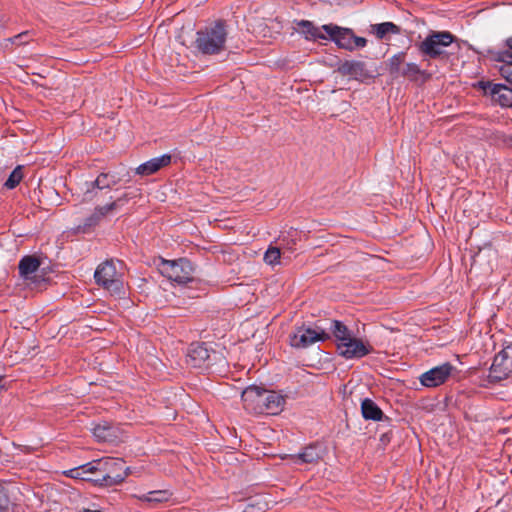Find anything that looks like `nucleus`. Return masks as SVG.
Instances as JSON below:
<instances>
[{
    "label": "nucleus",
    "instance_id": "nucleus-23",
    "mask_svg": "<svg viewBox=\"0 0 512 512\" xmlns=\"http://www.w3.org/2000/svg\"><path fill=\"white\" fill-rule=\"evenodd\" d=\"M372 32L378 39H383L387 34H398L400 28L392 22H383L371 26Z\"/></svg>",
    "mask_w": 512,
    "mask_h": 512
},
{
    "label": "nucleus",
    "instance_id": "nucleus-4",
    "mask_svg": "<svg viewBox=\"0 0 512 512\" xmlns=\"http://www.w3.org/2000/svg\"><path fill=\"white\" fill-rule=\"evenodd\" d=\"M227 30L223 22H216L197 32L195 47L202 54H219L225 49Z\"/></svg>",
    "mask_w": 512,
    "mask_h": 512
},
{
    "label": "nucleus",
    "instance_id": "nucleus-3",
    "mask_svg": "<svg viewBox=\"0 0 512 512\" xmlns=\"http://www.w3.org/2000/svg\"><path fill=\"white\" fill-rule=\"evenodd\" d=\"M123 276V263L114 260L99 264L94 273L96 283L115 295L125 294Z\"/></svg>",
    "mask_w": 512,
    "mask_h": 512
},
{
    "label": "nucleus",
    "instance_id": "nucleus-34",
    "mask_svg": "<svg viewBox=\"0 0 512 512\" xmlns=\"http://www.w3.org/2000/svg\"><path fill=\"white\" fill-rule=\"evenodd\" d=\"M505 44L509 49L512 50V36L506 39Z\"/></svg>",
    "mask_w": 512,
    "mask_h": 512
},
{
    "label": "nucleus",
    "instance_id": "nucleus-6",
    "mask_svg": "<svg viewBox=\"0 0 512 512\" xmlns=\"http://www.w3.org/2000/svg\"><path fill=\"white\" fill-rule=\"evenodd\" d=\"M322 29L342 49L354 51L367 45V39L356 36L352 29L339 27L334 24L323 25Z\"/></svg>",
    "mask_w": 512,
    "mask_h": 512
},
{
    "label": "nucleus",
    "instance_id": "nucleus-22",
    "mask_svg": "<svg viewBox=\"0 0 512 512\" xmlns=\"http://www.w3.org/2000/svg\"><path fill=\"white\" fill-rule=\"evenodd\" d=\"M171 494L167 490H154L142 495H134L139 501L161 503L169 500Z\"/></svg>",
    "mask_w": 512,
    "mask_h": 512
},
{
    "label": "nucleus",
    "instance_id": "nucleus-2",
    "mask_svg": "<svg viewBox=\"0 0 512 512\" xmlns=\"http://www.w3.org/2000/svg\"><path fill=\"white\" fill-rule=\"evenodd\" d=\"M95 483L100 486H113L122 483L127 477V468L124 462L118 458H102L91 461V467Z\"/></svg>",
    "mask_w": 512,
    "mask_h": 512
},
{
    "label": "nucleus",
    "instance_id": "nucleus-28",
    "mask_svg": "<svg viewBox=\"0 0 512 512\" xmlns=\"http://www.w3.org/2000/svg\"><path fill=\"white\" fill-rule=\"evenodd\" d=\"M400 76L416 81L419 77H426L425 71L421 70L416 63H406L401 71Z\"/></svg>",
    "mask_w": 512,
    "mask_h": 512
},
{
    "label": "nucleus",
    "instance_id": "nucleus-5",
    "mask_svg": "<svg viewBox=\"0 0 512 512\" xmlns=\"http://www.w3.org/2000/svg\"><path fill=\"white\" fill-rule=\"evenodd\" d=\"M455 41V36L449 31H431L418 45L420 53L431 59H444L448 55L445 48Z\"/></svg>",
    "mask_w": 512,
    "mask_h": 512
},
{
    "label": "nucleus",
    "instance_id": "nucleus-11",
    "mask_svg": "<svg viewBox=\"0 0 512 512\" xmlns=\"http://www.w3.org/2000/svg\"><path fill=\"white\" fill-rule=\"evenodd\" d=\"M454 367L450 363H444L436 366L426 372L420 377V383L428 388L437 387L446 382L453 371Z\"/></svg>",
    "mask_w": 512,
    "mask_h": 512
},
{
    "label": "nucleus",
    "instance_id": "nucleus-7",
    "mask_svg": "<svg viewBox=\"0 0 512 512\" xmlns=\"http://www.w3.org/2000/svg\"><path fill=\"white\" fill-rule=\"evenodd\" d=\"M159 270L163 276L177 284H185L193 280L194 269L187 259L162 260Z\"/></svg>",
    "mask_w": 512,
    "mask_h": 512
},
{
    "label": "nucleus",
    "instance_id": "nucleus-20",
    "mask_svg": "<svg viewBox=\"0 0 512 512\" xmlns=\"http://www.w3.org/2000/svg\"><path fill=\"white\" fill-rule=\"evenodd\" d=\"M362 416L366 420L380 421L384 414L379 406L369 398H366L361 403Z\"/></svg>",
    "mask_w": 512,
    "mask_h": 512
},
{
    "label": "nucleus",
    "instance_id": "nucleus-16",
    "mask_svg": "<svg viewBox=\"0 0 512 512\" xmlns=\"http://www.w3.org/2000/svg\"><path fill=\"white\" fill-rule=\"evenodd\" d=\"M171 161L170 155H162L160 157H156L153 159H150L149 161L139 165L136 168V173L142 176H148L151 174H154L158 170H160L162 167L167 166Z\"/></svg>",
    "mask_w": 512,
    "mask_h": 512
},
{
    "label": "nucleus",
    "instance_id": "nucleus-26",
    "mask_svg": "<svg viewBox=\"0 0 512 512\" xmlns=\"http://www.w3.org/2000/svg\"><path fill=\"white\" fill-rule=\"evenodd\" d=\"M331 329L337 344L346 341L353 335L352 332L348 329V327L338 320H334L332 322Z\"/></svg>",
    "mask_w": 512,
    "mask_h": 512
},
{
    "label": "nucleus",
    "instance_id": "nucleus-33",
    "mask_svg": "<svg viewBox=\"0 0 512 512\" xmlns=\"http://www.w3.org/2000/svg\"><path fill=\"white\" fill-rule=\"evenodd\" d=\"M8 40L12 44H17V45L25 44L28 42V33L27 32L20 33L12 38H9Z\"/></svg>",
    "mask_w": 512,
    "mask_h": 512
},
{
    "label": "nucleus",
    "instance_id": "nucleus-24",
    "mask_svg": "<svg viewBox=\"0 0 512 512\" xmlns=\"http://www.w3.org/2000/svg\"><path fill=\"white\" fill-rule=\"evenodd\" d=\"M127 201H128V195L124 194L111 203L97 207L95 213L99 216H106V215L113 213L114 211L120 209Z\"/></svg>",
    "mask_w": 512,
    "mask_h": 512
},
{
    "label": "nucleus",
    "instance_id": "nucleus-21",
    "mask_svg": "<svg viewBox=\"0 0 512 512\" xmlns=\"http://www.w3.org/2000/svg\"><path fill=\"white\" fill-rule=\"evenodd\" d=\"M40 266V261L35 256H25L19 262V273L24 278H29V276L36 272Z\"/></svg>",
    "mask_w": 512,
    "mask_h": 512
},
{
    "label": "nucleus",
    "instance_id": "nucleus-18",
    "mask_svg": "<svg viewBox=\"0 0 512 512\" xmlns=\"http://www.w3.org/2000/svg\"><path fill=\"white\" fill-rule=\"evenodd\" d=\"M338 71L344 76L355 79L367 76L365 63L361 61H345L339 66Z\"/></svg>",
    "mask_w": 512,
    "mask_h": 512
},
{
    "label": "nucleus",
    "instance_id": "nucleus-14",
    "mask_svg": "<svg viewBox=\"0 0 512 512\" xmlns=\"http://www.w3.org/2000/svg\"><path fill=\"white\" fill-rule=\"evenodd\" d=\"M120 182V179L109 172L100 173L94 181L86 182L84 193L86 195L92 194L95 189L103 190L109 189L112 186L117 185Z\"/></svg>",
    "mask_w": 512,
    "mask_h": 512
},
{
    "label": "nucleus",
    "instance_id": "nucleus-17",
    "mask_svg": "<svg viewBox=\"0 0 512 512\" xmlns=\"http://www.w3.org/2000/svg\"><path fill=\"white\" fill-rule=\"evenodd\" d=\"M293 463L315 464L322 459V449L316 445H310L303 449L298 455L291 456Z\"/></svg>",
    "mask_w": 512,
    "mask_h": 512
},
{
    "label": "nucleus",
    "instance_id": "nucleus-36",
    "mask_svg": "<svg viewBox=\"0 0 512 512\" xmlns=\"http://www.w3.org/2000/svg\"><path fill=\"white\" fill-rule=\"evenodd\" d=\"M506 79H507L509 82H511V83H512V74H511V75H509V76H506Z\"/></svg>",
    "mask_w": 512,
    "mask_h": 512
},
{
    "label": "nucleus",
    "instance_id": "nucleus-25",
    "mask_svg": "<svg viewBox=\"0 0 512 512\" xmlns=\"http://www.w3.org/2000/svg\"><path fill=\"white\" fill-rule=\"evenodd\" d=\"M405 57H406L405 52H399L388 59L386 65H387L389 73L392 76H394V77L400 76L401 71H402L401 66L405 62Z\"/></svg>",
    "mask_w": 512,
    "mask_h": 512
},
{
    "label": "nucleus",
    "instance_id": "nucleus-8",
    "mask_svg": "<svg viewBox=\"0 0 512 512\" xmlns=\"http://www.w3.org/2000/svg\"><path fill=\"white\" fill-rule=\"evenodd\" d=\"M329 339V334L324 329L315 326L297 327L290 335V345L297 349H305L312 344Z\"/></svg>",
    "mask_w": 512,
    "mask_h": 512
},
{
    "label": "nucleus",
    "instance_id": "nucleus-27",
    "mask_svg": "<svg viewBox=\"0 0 512 512\" xmlns=\"http://www.w3.org/2000/svg\"><path fill=\"white\" fill-rule=\"evenodd\" d=\"M297 31L306 36V38H324L319 29L316 28L312 22L307 20H301L297 22Z\"/></svg>",
    "mask_w": 512,
    "mask_h": 512
},
{
    "label": "nucleus",
    "instance_id": "nucleus-31",
    "mask_svg": "<svg viewBox=\"0 0 512 512\" xmlns=\"http://www.w3.org/2000/svg\"><path fill=\"white\" fill-rule=\"evenodd\" d=\"M280 256L281 252L279 248L270 247L264 255V261L269 265H276L279 264Z\"/></svg>",
    "mask_w": 512,
    "mask_h": 512
},
{
    "label": "nucleus",
    "instance_id": "nucleus-1",
    "mask_svg": "<svg viewBox=\"0 0 512 512\" xmlns=\"http://www.w3.org/2000/svg\"><path fill=\"white\" fill-rule=\"evenodd\" d=\"M241 398L246 410L259 414L276 415L282 411L285 404L282 395L257 386L247 387Z\"/></svg>",
    "mask_w": 512,
    "mask_h": 512
},
{
    "label": "nucleus",
    "instance_id": "nucleus-15",
    "mask_svg": "<svg viewBox=\"0 0 512 512\" xmlns=\"http://www.w3.org/2000/svg\"><path fill=\"white\" fill-rule=\"evenodd\" d=\"M210 359L208 348L203 343H193L187 353V362L193 367H202Z\"/></svg>",
    "mask_w": 512,
    "mask_h": 512
},
{
    "label": "nucleus",
    "instance_id": "nucleus-13",
    "mask_svg": "<svg viewBox=\"0 0 512 512\" xmlns=\"http://www.w3.org/2000/svg\"><path fill=\"white\" fill-rule=\"evenodd\" d=\"M92 433L99 442L116 443L123 438L121 428L107 421L96 424L92 428Z\"/></svg>",
    "mask_w": 512,
    "mask_h": 512
},
{
    "label": "nucleus",
    "instance_id": "nucleus-32",
    "mask_svg": "<svg viewBox=\"0 0 512 512\" xmlns=\"http://www.w3.org/2000/svg\"><path fill=\"white\" fill-rule=\"evenodd\" d=\"M10 499L8 496L7 489L0 484V511L5 512L8 510Z\"/></svg>",
    "mask_w": 512,
    "mask_h": 512
},
{
    "label": "nucleus",
    "instance_id": "nucleus-30",
    "mask_svg": "<svg viewBox=\"0 0 512 512\" xmlns=\"http://www.w3.org/2000/svg\"><path fill=\"white\" fill-rule=\"evenodd\" d=\"M497 61L504 62L508 66L501 68L502 75L506 78V76H509L512 74V72H508L510 69V66L512 65V52L509 51H502L497 54Z\"/></svg>",
    "mask_w": 512,
    "mask_h": 512
},
{
    "label": "nucleus",
    "instance_id": "nucleus-35",
    "mask_svg": "<svg viewBox=\"0 0 512 512\" xmlns=\"http://www.w3.org/2000/svg\"><path fill=\"white\" fill-rule=\"evenodd\" d=\"M3 380H4V378H3V377H0V393H1L3 390H5V389H6L5 384H3V383H2V382H3Z\"/></svg>",
    "mask_w": 512,
    "mask_h": 512
},
{
    "label": "nucleus",
    "instance_id": "nucleus-29",
    "mask_svg": "<svg viewBox=\"0 0 512 512\" xmlns=\"http://www.w3.org/2000/svg\"><path fill=\"white\" fill-rule=\"evenodd\" d=\"M23 166L22 165H18L12 172L11 174L9 175L8 179L6 180V182L4 183V186L7 188V189H14L16 186L19 185V183L22 181L23 177H24V173H23Z\"/></svg>",
    "mask_w": 512,
    "mask_h": 512
},
{
    "label": "nucleus",
    "instance_id": "nucleus-10",
    "mask_svg": "<svg viewBox=\"0 0 512 512\" xmlns=\"http://www.w3.org/2000/svg\"><path fill=\"white\" fill-rule=\"evenodd\" d=\"M340 356L346 359L362 358L372 351L371 346L353 335L344 342L336 344Z\"/></svg>",
    "mask_w": 512,
    "mask_h": 512
},
{
    "label": "nucleus",
    "instance_id": "nucleus-12",
    "mask_svg": "<svg viewBox=\"0 0 512 512\" xmlns=\"http://www.w3.org/2000/svg\"><path fill=\"white\" fill-rule=\"evenodd\" d=\"M480 87L485 94H489L492 100L503 107L512 106V89L503 84L480 82Z\"/></svg>",
    "mask_w": 512,
    "mask_h": 512
},
{
    "label": "nucleus",
    "instance_id": "nucleus-19",
    "mask_svg": "<svg viewBox=\"0 0 512 512\" xmlns=\"http://www.w3.org/2000/svg\"><path fill=\"white\" fill-rule=\"evenodd\" d=\"M90 467L91 462L66 470V477L95 483L96 477L94 476L93 469H90Z\"/></svg>",
    "mask_w": 512,
    "mask_h": 512
},
{
    "label": "nucleus",
    "instance_id": "nucleus-9",
    "mask_svg": "<svg viewBox=\"0 0 512 512\" xmlns=\"http://www.w3.org/2000/svg\"><path fill=\"white\" fill-rule=\"evenodd\" d=\"M510 376H512V343L495 355L489 372V378L492 381H501Z\"/></svg>",
    "mask_w": 512,
    "mask_h": 512
}]
</instances>
